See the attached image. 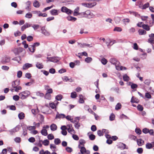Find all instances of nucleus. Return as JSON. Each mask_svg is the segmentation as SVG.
<instances>
[{"instance_id":"f257e3e1","label":"nucleus","mask_w":154,"mask_h":154,"mask_svg":"<svg viewBox=\"0 0 154 154\" xmlns=\"http://www.w3.org/2000/svg\"><path fill=\"white\" fill-rule=\"evenodd\" d=\"M30 93L29 91H26L20 93L19 95L21 99H24L26 98L30 95Z\"/></svg>"},{"instance_id":"412c9836","label":"nucleus","mask_w":154,"mask_h":154,"mask_svg":"<svg viewBox=\"0 0 154 154\" xmlns=\"http://www.w3.org/2000/svg\"><path fill=\"white\" fill-rule=\"evenodd\" d=\"M31 3L30 1H28L26 3L27 7H26V9L28 11H29L31 10V8L30 7Z\"/></svg>"},{"instance_id":"5fc2aeb1","label":"nucleus","mask_w":154,"mask_h":154,"mask_svg":"<svg viewBox=\"0 0 154 154\" xmlns=\"http://www.w3.org/2000/svg\"><path fill=\"white\" fill-rule=\"evenodd\" d=\"M66 150L68 152L70 153L72 151V148L69 147H66Z\"/></svg>"},{"instance_id":"79ce46f5","label":"nucleus","mask_w":154,"mask_h":154,"mask_svg":"<svg viewBox=\"0 0 154 154\" xmlns=\"http://www.w3.org/2000/svg\"><path fill=\"white\" fill-rule=\"evenodd\" d=\"M32 16V14L30 12L27 13L25 15V17L28 18H31Z\"/></svg>"},{"instance_id":"e2e57ef3","label":"nucleus","mask_w":154,"mask_h":154,"mask_svg":"<svg viewBox=\"0 0 154 154\" xmlns=\"http://www.w3.org/2000/svg\"><path fill=\"white\" fill-rule=\"evenodd\" d=\"M38 109H37V110L35 109H32L31 110V112L32 114L35 115L38 112Z\"/></svg>"},{"instance_id":"f3484780","label":"nucleus","mask_w":154,"mask_h":154,"mask_svg":"<svg viewBox=\"0 0 154 154\" xmlns=\"http://www.w3.org/2000/svg\"><path fill=\"white\" fill-rule=\"evenodd\" d=\"M36 46L33 44V45H30L28 48L29 51L32 53L34 52L35 50Z\"/></svg>"},{"instance_id":"72a5a7b5","label":"nucleus","mask_w":154,"mask_h":154,"mask_svg":"<svg viewBox=\"0 0 154 154\" xmlns=\"http://www.w3.org/2000/svg\"><path fill=\"white\" fill-rule=\"evenodd\" d=\"M123 80L125 82L128 81L129 79V77L126 74L123 76Z\"/></svg>"},{"instance_id":"39448f33","label":"nucleus","mask_w":154,"mask_h":154,"mask_svg":"<svg viewBox=\"0 0 154 154\" xmlns=\"http://www.w3.org/2000/svg\"><path fill=\"white\" fill-rule=\"evenodd\" d=\"M10 61V57L5 56L3 58L1 62L3 64H5L9 62Z\"/></svg>"},{"instance_id":"423d86ee","label":"nucleus","mask_w":154,"mask_h":154,"mask_svg":"<svg viewBox=\"0 0 154 154\" xmlns=\"http://www.w3.org/2000/svg\"><path fill=\"white\" fill-rule=\"evenodd\" d=\"M110 62L112 64L115 65H119L120 63L115 58H112L110 60Z\"/></svg>"},{"instance_id":"9b49d317","label":"nucleus","mask_w":154,"mask_h":154,"mask_svg":"<svg viewBox=\"0 0 154 154\" xmlns=\"http://www.w3.org/2000/svg\"><path fill=\"white\" fill-rule=\"evenodd\" d=\"M52 92H53V91L51 88H50V89H49L47 90V92L46 93L45 96V98L46 99H50L51 98V95L50 94H48V95H49V97H47V94H51L52 93Z\"/></svg>"},{"instance_id":"aec40b11","label":"nucleus","mask_w":154,"mask_h":154,"mask_svg":"<svg viewBox=\"0 0 154 154\" xmlns=\"http://www.w3.org/2000/svg\"><path fill=\"white\" fill-rule=\"evenodd\" d=\"M67 19L69 21H75L77 20V18L75 17H73L71 16H69L67 17Z\"/></svg>"},{"instance_id":"5701e85b","label":"nucleus","mask_w":154,"mask_h":154,"mask_svg":"<svg viewBox=\"0 0 154 154\" xmlns=\"http://www.w3.org/2000/svg\"><path fill=\"white\" fill-rule=\"evenodd\" d=\"M78 16L79 17H86L87 16V14L86 12L82 13H79V14Z\"/></svg>"},{"instance_id":"f8f14e48","label":"nucleus","mask_w":154,"mask_h":154,"mask_svg":"<svg viewBox=\"0 0 154 154\" xmlns=\"http://www.w3.org/2000/svg\"><path fill=\"white\" fill-rule=\"evenodd\" d=\"M68 126L69 127V128L67 129L68 132L72 135H75V131L72 127H70V125H68Z\"/></svg>"},{"instance_id":"a19ab883","label":"nucleus","mask_w":154,"mask_h":154,"mask_svg":"<svg viewBox=\"0 0 154 154\" xmlns=\"http://www.w3.org/2000/svg\"><path fill=\"white\" fill-rule=\"evenodd\" d=\"M27 128L29 131H31L35 130L36 128V127L35 126H28Z\"/></svg>"},{"instance_id":"864d4df0","label":"nucleus","mask_w":154,"mask_h":154,"mask_svg":"<svg viewBox=\"0 0 154 154\" xmlns=\"http://www.w3.org/2000/svg\"><path fill=\"white\" fill-rule=\"evenodd\" d=\"M13 98L14 100L15 101H17L19 100V98H20V96H19L17 95H15L13 96Z\"/></svg>"},{"instance_id":"dca6fc26","label":"nucleus","mask_w":154,"mask_h":154,"mask_svg":"<svg viewBox=\"0 0 154 154\" xmlns=\"http://www.w3.org/2000/svg\"><path fill=\"white\" fill-rule=\"evenodd\" d=\"M111 135H105L106 138L107 139L106 143L109 144H110L112 143V141L111 138Z\"/></svg>"},{"instance_id":"c03bdc74","label":"nucleus","mask_w":154,"mask_h":154,"mask_svg":"<svg viewBox=\"0 0 154 154\" xmlns=\"http://www.w3.org/2000/svg\"><path fill=\"white\" fill-rule=\"evenodd\" d=\"M101 62L103 65H105L107 63V61L106 59L103 58L101 59Z\"/></svg>"},{"instance_id":"4c0bfd02","label":"nucleus","mask_w":154,"mask_h":154,"mask_svg":"<svg viewBox=\"0 0 154 154\" xmlns=\"http://www.w3.org/2000/svg\"><path fill=\"white\" fill-rule=\"evenodd\" d=\"M135 131L138 135H140L142 133L141 131L139 128H136L135 129Z\"/></svg>"},{"instance_id":"473e14b6","label":"nucleus","mask_w":154,"mask_h":154,"mask_svg":"<svg viewBox=\"0 0 154 154\" xmlns=\"http://www.w3.org/2000/svg\"><path fill=\"white\" fill-rule=\"evenodd\" d=\"M12 60L17 61L18 63H19V62L21 60V57L20 56L13 58L12 59Z\"/></svg>"},{"instance_id":"a878e982","label":"nucleus","mask_w":154,"mask_h":154,"mask_svg":"<svg viewBox=\"0 0 154 154\" xmlns=\"http://www.w3.org/2000/svg\"><path fill=\"white\" fill-rule=\"evenodd\" d=\"M142 27L143 29L146 31H149L150 29L149 26L147 24H143L142 25Z\"/></svg>"},{"instance_id":"9d476101","label":"nucleus","mask_w":154,"mask_h":154,"mask_svg":"<svg viewBox=\"0 0 154 154\" xmlns=\"http://www.w3.org/2000/svg\"><path fill=\"white\" fill-rule=\"evenodd\" d=\"M51 62L54 63H57L60 60V58L59 57H51Z\"/></svg>"},{"instance_id":"8fccbe9b","label":"nucleus","mask_w":154,"mask_h":154,"mask_svg":"<svg viewBox=\"0 0 154 154\" xmlns=\"http://www.w3.org/2000/svg\"><path fill=\"white\" fill-rule=\"evenodd\" d=\"M149 7V3L148 2H147L143 6V7L142 8V9H145L146 8H148Z\"/></svg>"},{"instance_id":"1a4fd4ad","label":"nucleus","mask_w":154,"mask_h":154,"mask_svg":"<svg viewBox=\"0 0 154 154\" xmlns=\"http://www.w3.org/2000/svg\"><path fill=\"white\" fill-rule=\"evenodd\" d=\"M42 33L46 36H49L50 35L49 33L47 31L46 29H45V26L42 27L41 28Z\"/></svg>"},{"instance_id":"e433bc0d","label":"nucleus","mask_w":154,"mask_h":154,"mask_svg":"<svg viewBox=\"0 0 154 154\" xmlns=\"http://www.w3.org/2000/svg\"><path fill=\"white\" fill-rule=\"evenodd\" d=\"M137 142L138 145L139 146H141L143 144V143L144 142V141L141 139H139L137 140Z\"/></svg>"},{"instance_id":"f704fd0d","label":"nucleus","mask_w":154,"mask_h":154,"mask_svg":"<svg viewBox=\"0 0 154 154\" xmlns=\"http://www.w3.org/2000/svg\"><path fill=\"white\" fill-rule=\"evenodd\" d=\"M63 98V96L61 94H59L56 96L55 99L57 100H60Z\"/></svg>"},{"instance_id":"a211bd4d","label":"nucleus","mask_w":154,"mask_h":154,"mask_svg":"<svg viewBox=\"0 0 154 154\" xmlns=\"http://www.w3.org/2000/svg\"><path fill=\"white\" fill-rule=\"evenodd\" d=\"M50 13L53 16L57 15L58 14V11L55 9H53L50 11Z\"/></svg>"},{"instance_id":"7c9ffc66","label":"nucleus","mask_w":154,"mask_h":154,"mask_svg":"<svg viewBox=\"0 0 154 154\" xmlns=\"http://www.w3.org/2000/svg\"><path fill=\"white\" fill-rule=\"evenodd\" d=\"M33 6L35 8H38L39 7V3L38 1L35 0L33 3Z\"/></svg>"},{"instance_id":"3c124183","label":"nucleus","mask_w":154,"mask_h":154,"mask_svg":"<svg viewBox=\"0 0 154 154\" xmlns=\"http://www.w3.org/2000/svg\"><path fill=\"white\" fill-rule=\"evenodd\" d=\"M103 134H104L105 135H108L109 133V131L107 129H103Z\"/></svg>"},{"instance_id":"052dcab7","label":"nucleus","mask_w":154,"mask_h":154,"mask_svg":"<svg viewBox=\"0 0 154 154\" xmlns=\"http://www.w3.org/2000/svg\"><path fill=\"white\" fill-rule=\"evenodd\" d=\"M78 54H80V56L84 55L86 57L88 56L87 53L85 51L83 52L82 53H79Z\"/></svg>"},{"instance_id":"37998d69","label":"nucleus","mask_w":154,"mask_h":154,"mask_svg":"<svg viewBox=\"0 0 154 154\" xmlns=\"http://www.w3.org/2000/svg\"><path fill=\"white\" fill-rule=\"evenodd\" d=\"M42 143L45 146H47L49 145V141L47 139L45 140L42 141Z\"/></svg>"},{"instance_id":"cd10ccee","label":"nucleus","mask_w":154,"mask_h":154,"mask_svg":"<svg viewBox=\"0 0 154 154\" xmlns=\"http://www.w3.org/2000/svg\"><path fill=\"white\" fill-rule=\"evenodd\" d=\"M41 132L42 135H52L51 134H48L47 130L44 128L41 131Z\"/></svg>"},{"instance_id":"f03ea898","label":"nucleus","mask_w":154,"mask_h":154,"mask_svg":"<svg viewBox=\"0 0 154 154\" xmlns=\"http://www.w3.org/2000/svg\"><path fill=\"white\" fill-rule=\"evenodd\" d=\"M23 50H24L23 48L19 47L18 48H16L14 49L13 50V51L15 55H17L22 52Z\"/></svg>"},{"instance_id":"bf43d9fd","label":"nucleus","mask_w":154,"mask_h":154,"mask_svg":"<svg viewBox=\"0 0 154 154\" xmlns=\"http://www.w3.org/2000/svg\"><path fill=\"white\" fill-rule=\"evenodd\" d=\"M22 75V72L21 71H19L17 72V76L18 78H20Z\"/></svg>"},{"instance_id":"2f4dec72","label":"nucleus","mask_w":154,"mask_h":154,"mask_svg":"<svg viewBox=\"0 0 154 154\" xmlns=\"http://www.w3.org/2000/svg\"><path fill=\"white\" fill-rule=\"evenodd\" d=\"M18 116L20 119H22L25 117L24 114L23 113L21 112L18 114Z\"/></svg>"},{"instance_id":"4468645a","label":"nucleus","mask_w":154,"mask_h":154,"mask_svg":"<svg viewBox=\"0 0 154 154\" xmlns=\"http://www.w3.org/2000/svg\"><path fill=\"white\" fill-rule=\"evenodd\" d=\"M32 65L31 64L27 63L23 65V69L26 70L29 67H32Z\"/></svg>"},{"instance_id":"de8ad7c7","label":"nucleus","mask_w":154,"mask_h":154,"mask_svg":"<svg viewBox=\"0 0 154 154\" xmlns=\"http://www.w3.org/2000/svg\"><path fill=\"white\" fill-rule=\"evenodd\" d=\"M151 83V80L149 79L145 80L144 82V83L145 85L149 86Z\"/></svg>"},{"instance_id":"0e129e2a","label":"nucleus","mask_w":154,"mask_h":154,"mask_svg":"<svg viewBox=\"0 0 154 154\" xmlns=\"http://www.w3.org/2000/svg\"><path fill=\"white\" fill-rule=\"evenodd\" d=\"M28 141L31 143H33L35 141V138L33 137H31L28 139Z\"/></svg>"},{"instance_id":"ddd939ff","label":"nucleus","mask_w":154,"mask_h":154,"mask_svg":"<svg viewBox=\"0 0 154 154\" xmlns=\"http://www.w3.org/2000/svg\"><path fill=\"white\" fill-rule=\"evenodd\" d=\"M126 145L125 144L123 143H120L119 144V148L121 149H128V147H126Z\"/></svg>"},{"instance_id":"0eeeda50","label":"nucleus","mask_w":154,"mask_h":154,"mask_svg":"<svg viewBox=\"0 0 154 154\" xmlns=\"http://www.w3.org/2000/svg\"><path fill=\"white\" fill-rule=\"evenodd\" d=\"M78 45L80 46L81 48H84L86 47H87L89 48H91L93 47L92 44H88L86 43H78Z\"/></svg>"},{"instance_id":"58836bf2","label":"nucleus","mask_w":154,"mask_h":154,"mask_svg":"<svg viewBox=\"0 0 154 154\" xmlns=\"http://www.w3.org/2000/svg\"><path fill=\"white\" fill-rule=\"evenodd\" d=\"M92 60V58L91 57H87L85 59V61L87 63H90Z\"/></svg>"},{"instance_id":"393cba45","label":"nucleus","mask_w":154,"mask_h":154,"mask_svg":"<svg viewBox=\"0 0 154 154\" xmlns=\"http://www.w3.org/2000/svg\"><path fill=\"white\" fill-rule=\"evenodd\" d=\"M138 32L140 35H145L146 33V31L141 29H139L138 30Z\"/></svg>"},{"instance_id":"7ed1b4c3","label":"nucleus","mask_w":154,"mask_h":154,"mask_svg":"<svg viewBox=\"0 0 154 154\" xmlns=\"http://www.w3.org/2000/svg\"><path fill=\"white\" fill-rule=\"evenodd\" d=\"M61 11L63 12L66 13L68 14H70L72 13L71 11L65 6L61 8Z\"/></svg>"},{"instance_id":"4d7b16f0","label":"nucleus","mask_w":154,"mask_h":154,"mask_svg":"<svg viewBox=\"0 0 154 154\" xmlns=\"http://www.w3.org/2000/svg\"><path fill=\"white\" fill-rule=\"evenodd\" d=\"M122 29L120 27H116L114 29V31H116L118 32H121L122 31Z\"/></svg>"},{"instance_id":"c85d7f7f","label":"nucleus","mask_w":154,"mask_h":154,"mask_svg":"<svg viewBox=\"0 0 154 154\" xmlns=\"http://www.w3.org/2000/svg\"><path fill=\"white\" fill-rule=\"evenodd\" d=\"M50 128L51 129L52 131H54L56 130L57 127L55 124H53L51 125Z\"/></svg>"},{"instance_id":"bb28decb","label":"nucleus","mask_w":154,"mask_h":154,"mask_svg":"<svg viewBox=\"0 0 154 154\" xmlns=\"http://www.w3.org/2000/svg\"><path fill=\"white\" fill-rule=\"evenodd\" d=\"M79 147L80 149V152L82 154H83L84 153H86V149L84 147H81L80 145H79Z\"/></svg>"},{"instance_id":"b1692460","label":"nucleus","mask_w":154,"mask_h":154,"mask_svg":"<svg viewBox=\"0 0 154 154\" xmlns=\"http://www.w3.org/2000/svg\"><path fill=\"white\" fill-rule=\"evenodd\" d=\"M36 66L39 69H42L43 68V65L42 63L37 62L36 64Z\"/></svg>"},{"instance_id":"49530a36","label":"nucleus","mask_w":154,"mask_h":154,"mask_svg":"<svg viewBox=\"0 0 154 154\" xmlns=\"http://www.w3.org/2000/svg\"><path fill=\"white\" fill-rule=\"evenodd\" d=\"M137 109L140 111H141L143 110V106L140 105V104H139L137 106Z\"/></svg>"},{"instance_id":"09e8293b","label":"nucleus","mask_w":154,"mask_h":154,"mask_svg":"<svg viewBox=\"0 0 154 154\" xmlns=\"http://www.w3.org/2000/svg\"><path fill=\"white\" fill-rule=\"evenodd\" d=\"M115 115L113 113H112L109 116V120L112 121L115 119Z\"/></svg>"},{"instance_id":"774afa93","label":"nucleus","mask_w":154,"mask_h":154,"mask_svg":"<svg viewBox=\"0 0 154 154\" xmlns=\"http://www.w3.org/2000/svg\"><path fill=\"white\" fill-rule=\"evenodd\" d=\"M39 26V25L38 24H34L32 26V28L34 29V30H36L38 29Z\"/></svg>"},{"instance_id":"c9c22d12","label":"nucleus","mask_w":154,"mask_h":154,"mask_svg":"<svg viewBox=\"0 0 154 154\" xmlns=\"http://www.w3.org/2000/svg\"><path fill=\"white\" fill-rule=\"evenodd\" d=\"M122 107V105L120 103H117L115 109L116 110L120 109Z\"/></svg>"},{"instance_id":"69168bd1","label":"nucleus","mask_w":154,"mask_h":154,"mask_svg":"<svg viewBox=\"0 0 154 154\" xmlns=\"http://www.w3.org/2000/svg\"><path fill=\"white\" fill-rule=\"evenodd\" d=\"M91 130L93 131H95L96 130L97 128L96 125H92L91 127Z\"/></svg>"},{"instance_id":"680f3d73","label":"nucleus","mask_w":154,"mask_h":154,"mask_svg":"<svg viewBox=\"0 0 154 154\" xmlns=\"http://www.w3.org/2000/svg\"><path fill=\"white\" fill-rule=\"evenodd\" d=\"M119 65H115L116 69L118 70H122L123 66H121L120 67Z\"/></svg>"},{"instance_id":"20e7f679","label":"nucleus","mask_w":154,"mask_h":154,"mask_svg":"<svg viewBox=\"0 0 154 154\" xmlns=\"http://www.w3.org/2000/svg\"><path fill=\"white\" fill-rule=\"evenodd\" d=\"M143 132L145 134H146L148 133L150 135H153L154 133L153 130V129H150L149 130L147 128H144L142 130Z\"/></svg>"},{"instance_id":"338daca9","label":"nucleus","mask_w":154,"mask_h":154,"mask_svg":"<svg viewBox=\"0 0 154 154\" xmlns=\"http://www.w3.org/2000/svg\"><path fill=\"white\" fill-rule=\"evenodd\" d=\"M14 140L16 143H20L21 141V139L20 137H16L14 139Z\"/></svg>"},{"instance_id":"6e6552de","label":"nucleus","mask_w":154,"mask_h":154,"mask_svg":"<svg viewBox=\"0 0 154 154\" xmlns=\"http://www.w3.org/2000/svg\"><path fill=\"white\" fill-rule=\"evenodd\" d=\"M20 84V81L19 80H16L13 81L12 83V87L13 88H16L19 86Z\"/></svg>"},{"instance_id":"ea45409f","label":"nucleus","mask_w":154,"mask_h":154,"mask_svg":"<svg viewBox=\"0 0 154 154\" xmlns=\"http://www.w3.org/2000/svg\"><path fill=\"white\" fill-rule=\"evenodd\" d=\"M61 141L59 138H56L54 139V143L56 145H58L60 143Z\"/></svg>"},{"instance_id":"13d9d810","label":"nucleus","mask_w":154,"mask_h":154,"mask_svg":"<svg viewBox=\"0 0 154 154\" xmlns=\"http://www.w3.org/2000/svg\"><path fill=\"white\" fill-rule=\"evenodd\" d=\"M27 40L29 42H31L33 40V37L32 36H29L27 37Z\"/></svg>"},{"instance_id":"6ab92c4d","label":"nucleus","mask_w":154,"mask_h":154,"mask_svg":"<svg viewBox=\"0 0 154 154\" xmlns=\"http://www.w3.org/2000/svg\"><path fill=\"white\" fill-rule=\"evenodd\" d=\"M65 117V115L63 114H59L58 112H57V114L56 115L55 119L57 118H64Z\"/></svg>"},{"instance_id":"a18cd8bd","label":"nucleus","mask_w":154,"mask_h":154,"mask_svg":"<svg viewBox=\"0 0 154 154\" xmlns=\"http://www.w3.org/2000/svg\"><path fill=\"white\" fill-rule=\"evenodd\" d=\"M146 147L147 149H150L152 147V144L151 143H147L146 144Z\"/></svg>"},{"instance_id":"c756f323","label":"nucleus","mask_w":154,"mask_h":154,"mask_svg":"<svg viewBox=\"0 0 154 154\" xmlns=\"http://www.w3.org/2000/svg\"><path fill=\"white\" fill-rule=\"evenodd\" d=\"M140 18L143 21H146V23H148L147 21L148 20H147V19L148 18V17L147 16H140Z\"/></svg>"},{"instance_id":"603ef678","label":"nucleus","mask_w":154,"mask_h":154,"mask_svg":"<svg viewBox=\"0 0 154 154\" xmlns=\"http://www.w3.org/2000/svg\"><path fill=\"white\" fill-rule=\"evenodd\" d=\"M77 97V94L75 92H72L71 93V97L72 98H75Z\"/></svg>"},{"instance_id":"4be33fe9","label":"nucleus","mask_w":154,"mask_h":154,"mask_svg":"<svg viewBox=\"0 0 154 154\" xmlns=\"http://www.w3.org/2000/svg\"><path fill=\"white\" fill-rule=\"evenodd\" d=\"M79 103H83L85 102L83 100V96L82 95L80 94L79 95Z\"/></svg>"},{"instance_id":"2eb2a0df","label":"nucleus","mask_w":154,"mask_h":154,"mask_svg":"<svg viewBox=\"0 0 154 154\" xmlns=\"http://www.w3.org/2000/svg\"><path fill=\"white\" fill-rule=\"evenodd\" d=\"M20 128V125L17 126L15 128L11 130L10 132L13 134V132H15L18 131L19 129Z\"/></svg>"},{"instance_id":"6e6d98bb","label":"nucleus","mask_w":154,"mask_h":154,"mask_svg":"<svg viewBox=\"0 0 154 154\" xmlns=\"http://www.w3.org/2000/svg\"><path fill=\"white\" fill-rule=\"evenodd\" d=\"M50 106L52 109L56 107V106L54 103H50L49 104Z\"/></svg>"}]
</instances>
